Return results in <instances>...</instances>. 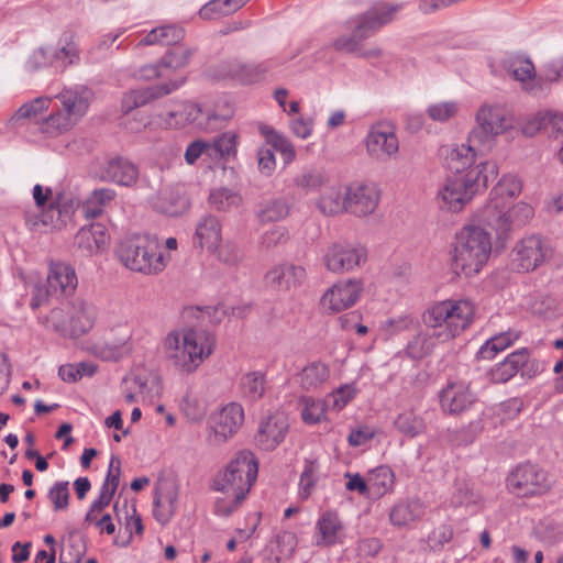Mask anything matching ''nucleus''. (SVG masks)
Wrapping results in <instances>:
<instances>
[{
    "mask_svg": "<svg viewBox=\"0 0 563 563\" xmlns=\"http://www.w3.org/2000/svg\"><path fill=\"white\" fill-rule=\"evenodd\" d=\"M178 505V488L174 483H163L156 488L153 516L161 525L168 523Z\"/></svg>",
    "mask_w": 563,
    "mask_h": 563,
    "instance_id": "28",
    "label": "nucleus"
},
{
    "mask_svg": "<svg viewBox=\"0 0 563 563\" xmlns=\"http://www.w3.org/2000/svg\"><path fill=\"white\" fill-rule=\"evenodd\" d=\"M490 253V234L478 225H465L455 234L452 269L457 275L473 277L482 272Z\"/></svg>",
    "mask_w": 563,
    "mask_h": 563,
    "instance_id": "5",
    "label": "nucleus"
},
{
    "mask_svg": "<svg viewBox=\"0 0 563 563\" xmlns=\"http://www.w3.org/2000/svg\"><path fill=\"white\" fill-rule=\"evenodd\" d=\"M365 147L369 157L386 162L397 156L399 140L396 126L390 121H378L371 125L365 137Z\"/></svg>",
    "mask_w": 563,
    "mask_h": 563,
    "instance_id": "13",
    "label": "nucleus"
},
{
    "mask_svg": "<svg viewBox=\"0 0 563 563\" xmlns=\"http://www.w3.org/2000/svg\"><path fill=\"white\" fill-rule=\"evenodd\" d=\"M380 198L377 186L373 183L354 181L345 187V211L356 217L372 214Z\"/></svg>",
    "mask_w": 563,
    "mask_h": 563,
    "instance_id": "16",
    "label": "nucleus"
},
{
    "mask_svg": "<svg viewBox=\"0 0 563 563\" xmlns=\"http://www.w3.org/2000/svg\"><path fill=\"white\" fill-rule=\"evenodd\" d=\"M272 66L271 60L256 64L232 60L224 65L223 76L244 85L254 84L263 80Z\"/></svg>",
    "mask_w": 563,
    "mask_h": 563,
    "instance_id": "27",
    "label": "nucleus"
},
{
    "mask_svg": "<svg viewBox=\"0 0 563 563\" xmlns=\"http://www.w3.org/2000/svg\"><path fill=\"white\" fill-rule=\"evenodd\" d=\"M70 336H80L89 332L96 322L97 312L92 305L76 299L69 303Z\"/></svg>",
    "mask_w": 563,
    "mask_h": 563,
    "instance_id": "32",
    "label": "nucleus"
},
{
    "mask_svg": "<svg viewBox=\"0 0 563 563\" xmlns=\"http://www.w3.org/2000/svg\"><path fill=\"white\" fill-rule=\"evenodd\" d=\"M475 122L468 142L486 143L511 130L514 117L503 104L483 103L476 111Z\"/></svg>",
    "mask_w": 563,
    "mask_h": 563,
    "instance_id": "9",
    "label": "nucleus"
},
{
    "mask_svg": "<svg viewBox=\"0 0 563 563\" xmlns=\"http://www.w3.org/2000/svg\"><path fill=\"white\" fill-rule=\"evenodd\" d=\"M240 391L249 400H258L265 390V376L261 372L244 374L240 379Z\"/></svg>",
    "mask_w": 563,
    "mask_h": 563,
    "instance_id": "51",
    "label": "nucleus"
},
{
    "mask_svg": "<svg viewBox=\"0 0 563 563\" xmlns=\"http://www.w3.org/2000/svg\"><path fill=\"white\" fill-rule=\"evenodd\" d=\"M363 292V283L360 279H345L333 284L320 299L323 310L338 313L353 307Z\"/></svg>",
    "mask_w": 563,
    "mask_h": 563,
    "instance_id": "15",
    "label": "nucleus"
},
{
    "mask_svg": "<svg viewBox=\"0 0 563 563\" xmlns=\"http://www.w3.org/2000/svg\"><path fill=\"white\" fill-rule=\"evenodd\" d=\"M288 418L284 412L276 411L261 421L255 435L256 445L264 451H273L285 439L288 432Z\"/></svg>",
    "mask_w": 563,
    "mask_h": 563,
    "instance_id": "23",
    "label": "nucleus"
},
{
    "mask_svg": "<svg viewBox=\"0 0 563 563\" xmlns=\"http://www.w3.org/2000/svg\"><path fill=\"white\" fill-rule=\"evenodd\" d=\"M529 353L520 349L509 354L503 362L496 364L489 371L490 380L494 383H506L511 379L519 369L528 362Z\"/></svg>",
    "mask_w": 563,
    "mask_h": 563,
    "instance_id": "34",
    "label": "nucleus"
},
{
    "mask_svg": "<svg viewBox=\"0 0 563 563\" xmlns=\"http://www.w3.org/2000/svg\"><path fill=\"white\" fill-rule=\"evenodd\" d=\"M76 123L63 110H58L40 122V130L46 135L57 136L70 130Z\"/></svg>",
    "mask_w": 563,
    "mask_h": 563,
    "instance_id": "48",
    "label": "nucleus"
},
{
    "mask_svg": "<svg viewBox=\"0 0 563 563\" xmlns=\"http://www.w3.org/2000/svg\"><path fill=\"white\" fill-rule=\"evenodd\" d=\"M202 114V109L192 102L181 101L175 104L164 117L168 128H183L189 123L197 122Z\"/></svg>",
    "mask_w": 563,
    "mask_h": 563,
    "instance_id": "37",
    "label": "nucleus"
},
{
    "mask_svg": "<svg viewBox=\"0 0 563 563\" xmlns=\"http://www.w3.org/2000/svg\"><path fill=\"white\" fill-rule=\"evenodd\" d=\"M289 213V206L283 199H273L263 205L258 212L262 222H275L285 219Z\"/></svg>",
    "mask_w": 563,
    "mask_h": 563,
    "instance_id": "57",
    "label": "nucleus"
},
{
    "mask_svg": "<svg viewBox=\"0 0 563 563\" xmlns=\"http://www.w3.org/2000/svg\"><path fill=\"white\" fill-rule=\"evenodd\" d=\"M139 177L134 164L124 158H113L106 163L101 178L121 186H132Z\"/></svg>",
    "mask_w": 563,
    "mask_h": 563,
    "instance_id": "33",
    "label": "nucleus"
},
{
    "mask_svg": "<svg viewBox=\"0 0 563 563\" xmlns=\"http://www.w3.org/2000/svg\"><path fill=\"white\" fill-rule=\"evenodd\" d=\"M548 252L540 238L527 236L519 241L511 252V268L520 273L534 271L544 262Z\"/></svg>",
    "mask_w": 563,
    "mask_h": 563,
    "instance_id": "18",
    "label": "nucleus"
},
{
    "mask_svg": "<svg viewBox=\"0 0 563 563\" xmlns=\"http://www.w3.org/2000/svg\"><path fill=\"white\" fill-rule=\"evenodd\" d=\"M258 474V461L249 450L236 452L218 472L212 488L220 493H239L249 496Z\"/></svg>",
    "mask_w": 563,
    "mask_h": 563,
    "instance_id": "7",
    "label": "nucleus"
},
{
    "mask_svg": "<svg viewBox=\"0 0 563 563\" xmlns=\"http://www.w3.org/2000/svg\"><path fill=\"white\" fill-rule=\"evenodd\" d=\"M52 99V97H37L25 102L16 110L13 120L27 119L40 122V115L49 108Z\"/></svg>",
    "mask_w": 563,
    "mask_h": 563,
    "instance_id": "54",
    "label": "nucleus"
},
{
    "mask_svg": "<svg viewBox=\"0 0 563 563\" xmlns=\"http://www.w3.org/2000/svg\"><path fill=\"white\" fill-rule=\"evenodd\" d=\"M51 67L64 70L68 65L77 63L79 51L75 43H66L58 47L49 46Z\"/></svg>",
    "mask_w": 563,
    "mask_h": 563,
    "instance_id": "49",
    "label": "nucleus"
},
{
    "mask_svg": "<svg viewBox=\"0 0 563 563\" xmlns=\"http://www.w3.org/2000/svg\"><path fill=\"white\" fill-rule=\"evenodd\" d=\"M440 155L445 166L455 175H463L472 169L476 161V152L470 143L444 145L440 150Z\"/></svg>",
    "mask_w": 563,
    "mask_h": 563,
    "instance_id": "26",
    "label": "nucleus"
},
{
    "mask_svg": "<svg viewBox=\"0 0 563 563\" xmlns=\"http://www.w3.org/2000/svg\"><path fill=\"white\" fill-rule=\"evenodd\" d=\"M242 198L239 194L227 188H219L211 191L209 196L210 205L217 210H230L240 206Z\"/></svg>",
    "mask_w": 563,
    "mask_h": 563,
    "instance_id": "56",
    "label": "nucleus"
},
{
    "mask_svg": "<svg viewBox=\"0 0 563 563\" xmlns=\"http://www.w3.org/2000/svg\"><path fill=\"white\" fill-rule=\"evenodd\" d=\"M185 36L183 27L174 24L162 25L145 34L137 46L166 45L176 46Z\"/></svg>",
    "mask_w": 563,
    "mask_h": 563,
    "instance_id": "35",
    "label": "nucleus"
},
{
    "mask_svg": "<svg viewBox=\"0 0 563 563\" xmlns=\"http://www.w3.org/2000/svg\"><path fill=\"white\" fill-rule=\"evenodd\" d=\"M394 427L407 438H416L426 431L424 420L415 410L406 409L398 413Z\"/></svg>",
    "mask_w": 563,
    "mask_h": 563,
    "instance_id": "44",
    "label": "nucleus"
},
{
    "mask_svg": "<svg viewBox=\"0 0 563 563\" xmlns=\"http://www.w3.org/2000/svg\"><path fill=\"white\" fill-rule=\"evenodd\" d=\"M344 541V525L339 514L330 509L322 511L314 523L313 545L320 549H330L342 545Z\"/></svg>",
    "mask_w": 563,
    "mask_h": 563,
    "instance_id": "19",
    "label": "nucleus"
},
{
    "mask_svg": "<svg viewBox=\"0 0 563 563\" xmlns=\"http://www.w3.org/2000/svg\"><path fill=\"white\" fill-rule=\"evenodd\" d=\"M250 0H210L200 10L203 20H217L236 12Z\"/></svg>",
    "mask_w": 563,
    "mask_h": 563,
    "instance_id": "42",
    "label": "nucleus"
},
{
    "mask_svg": "<svg viewBox=\"0 0 563 563\" xmlns=\"http://www.w3.org/2000/svg\"><path fill=\"white\" fill-rule=\"evenodd\" d=\"M404 3L387 0H375L363 12L351 16L343 33L331 42V47L342 54L371 59L382 56L377 46L367 47L365 41L377 34L383 27L393 23L402 11Z\"/></svg>",
    "mask_w": 563,
    "mask_h": 563,
    "instance_id": "2",
    "label": "nucleus"
},
{
    "mask_svg": "<svg viewBox=\"0 0 563 563\" xmlns=\"http://www.w3.org/2000/svg\"><path fill=\"white\" fill-rule=\"evenodd\" d=\"M345 187L340 184L325 187L318 200L320 211L329 216L345 211Z\"/></svg>",
    "mask_w": 563,
    "mask_h": 563,
    "instance_id": "39",
    "label": "nucleus"
},
{
    "mask_svg": "<svg viewBox=\"0 0 563 563\" xmlns=\"http://www.w3.org/2000/svg\"><path fill=\"white\" fill-rule=\"evenodd\" d=\"M319 478V466L316 462L309 461L305 465L299 481V496L307 499L312 494Z\"/></svg>",
    "mask_w": 563,
    "mask_h": 563,
    "instance_id": "59",
    "label": "nucleus"
},
{
    "mask_svg": "<svg viewBox=\"0 0 563 563\" xmlns=\"http://www.w3.org/2000/svg\"><path fill=\"white\" fill-rule=\"evenodd\" d=\"M212 333L202 329L178 328L166 333L161 342V354L168 367L180 375H192L214 352Z\"/></svg>",
    "mask_w": 563,
    "mask_h": 563,
    "instance_id": "3",
    "label": "nucleus"
},
{
    "mask_svg": "<svg viewBox=\"0 0 563 563\" xmlns=\"http://www.w3.org/2000/svg\"><path fill=\"white\" fill-rule=\"evenodd\" d=\"M194 55V51L190 47L178 45L169 48L165 55L161 58L162 65L167 73H176L187 67Z\"/></svg>",
    "mask_w": 563,
    "mask_h": 563,
    "instance_id": "46",
    "label": "nucleus"
},
{
    "mask_svg": "<svg viewBox=\"0 0 563 563\" xmlns=\"http://www.w3.org/2000/svg\"><path fill=\"white\" fill-rule=\"evenodd\" d=\"M475 402V395L464 382L449 383L440 393V405L444 412L459 415Z\"/></svg>",
    "mask_w": 563,
    "mask_h": 563,
    "instance_id": "25",
    "label": "nucleus"
},
{
    "mask_svg": "<svg viewBox=\"0 0 563 563\" xmlns=\"http://www.w3.org/2000/svg\"><path fill=\"white\" fill-rule=\"evenodd\" d=\"M498 174L494 162L484 161L463 175L448 177L437 192V205L440 210L460 213L482 191L487 188L489 179Z\"/></svg>",
    "mask_w": 563,
    "mask_h": 563,
    "instance_id": "4",
    "label": "nucleus"
},
{
    "mask_svg": "<svg viewBox=\"0 0 563 563\" xmlns=\"http://www.w3.org/2000/svg\"><path fill=\"white\" fill-rule=\"evenodd\" d=\"M300 407L301 419L307 424L319 423L325 417V405L321 400L312 397H302L300 399Z\"/></svg>",
    "mask_w": 563,
    "mask_h": 563,
    "instance_id": "55",
    "label": "nucleus"
},
{
    "mask_svg": "<svg viewBox=\"0 0 563 563\" xmlns=\"http://www.w3.org/2000/svg\"><path fill=\"white\" fill-rule=\"evenodd\" d=\"M367 249L354 242H334L324 252L325 268L335 274L354 272L367 261Z\"/></svg>",
    "mask_w": 563,
    "mask_h": 563,
    "instance_id": "11",
    "label": "nucleus"
},
{
    "mask_svg": "<svg viewBox=\"0 0 563 563\" xmlns=\"http://www.w3.org/2000/svg\"><path fill=\"white\" fill-rule=\"evenodd\" d=\"M90 97V90L84 86L64 88L55 96L60 101L63 111L76 122L86 114Z\"/></svg>",
    "mask_w": 563,
    "mask_h": 563,
    "instance_id": "29",
    "label": "nucleus"
},
{
    "mask_svg": "<svg viewBox=\"0 0 563 563\" xmlns=\"http://www.w3.org/2000/svg\"><path fill=\"white\" fill-rule=\"evenodd\" d=\"M212 151L209 141L196 140L188 144L185 151V162L188 165L196 164L199 159L212 161Z\"/></svg>",
    "mask_w": 563,
    "mask_h": 563,
    "instance_id": "61",
    "label": "nucleus"
},
{
    "mask_svg": "<svg viewBox=\"0 0 563 563\" xmlns=\"http://www.w3.org/2000/svg\"><path fill=\"white\" fill-rule=\"evenodd\" d=\"M74 212L73 200L60 196L51 200L48 207L40 214L26 211L25 223L33 231H41L44 228L62 229L71 220Z\"/></svg>",
    "mask_w": 563,
    "mask_h": 563,
    "instance_id": "14",
    "label": "nucleus"
},
{
    "mask_svg": "<svg viewBox=\"0 0 563 563\" xmlns=\"http://www.w3.org/2000/svg\"><path fill=\"white\" fill-rule=\"evenodd\" d=\"M523 133L534 135L545 130L550 136L558 139L563 136V114L553 111H539L531 115L523 125Z\"/></svg>",
    "mask_w": 563,
    "mask_h": 563,
    "instance_id": "30",
    "label": "nucleus"
},
{
    "mask_svg": "<svg viewBox=\"0 0 563 563\" xmlns=\"http://www.w3.org/2000/svg\"><path fill=\"white\" fill-rule=\"evenodd\" d=\"M117 255L125 268L144 275L162 273L170 261L169 255L159 251L158 239L147 234L133 235L121 241Z\"/></svg>",
    "mask_w": 563,
    "mask_h": 563,
    "instance_id": "6",
    "label": "nucleus"
},
{
    "mask_svg": "<svg viewBox=\"0 0 563 563\" xmlns=\"http://www.w3.org/2000/svg\"><path fill=\"white\" fill-rule=\"evenodd\" d=\"M114 197L115 192L112 189L101 188L92 191L82 206L85 217L91 219L99 217Z\"/></svg>",
    "mask_w": 563,
    "mask_h": 563,
    "instance_id": "47",
    "label": "nucleus"
},
{
    "mask_svg": "<svg viewBox=\"0 0 563 563\" xmlns=\"http://www.w3.org/2000/svg\"><path fill=\"white\" fill-rule=\"evenodd\" d=\"M223 496L218 497L213 504V514L218 517L228 518L236 512L247 498L239 493H222Z\"/></svg>",
    "mask_w": 563,
    "mask_h": 563,
    "instance_id": "53",
    "label": "nucleus"
},
{
    "mask_svg": "<svg viewBox=\"0 0 563 563\" xmlns=\"http://www.w3.org/2000/svg\"><path fill=\"white\" fill-rule=\"evenodd\" d=\"M327 176L320 170H306L295 178V184L307 190L314 191L327 183Z\"/></svg>",
    "mask_w": 563,
    "mask_h": 563,
    "instance_id": "63",
    "label": "nucleus"
},
{
    "mask_svg": "<svg viewBox=\"0 0 563 563\" xmlns=\"http://www.w3.org/2000/svg\"><path fill=\"white\" fill-rule=\"evenodd\" d=\"M521 192L520 180L512 175L503 176L495 187L490 190L489 196L495 199L507 201L508 206H512L511 201Z\"/></svg>",
    "mask_w": 563,
    "mask_h": 563,
    "instance_id": "52",
    "label": "nucleus"
},
{
    "mask_svg": "<svg viewBox=\"0 0 563 563\" xmlns=\"http://www.w3.org/2000/svg\"><path fill=\"white\" fill-rule=\"evenodd\" d=\"M185 77L178 76L163 84L142 89L130 90L124 93L122 98V110L128 113L133 109L145 106L153 100L168 96L172 92L178 90L185 84Z\"/></svg>",
    "mask_w": 563,
    "mask_h": 563,
    "instance_id": "22",
    "label": "nucleus"
},
{
    "mask_svg": "<svg viewBox=\"0 0 563 563\" xmlns=\"http://www.w3.org/2000/svg\"><path fill=\"white\" fill-rule=\"evenodd\" d=\"M552 486L549 474L532 463L519 464L507 477L508 490L518 497L540 496Z\"/></svg>",
    "mask_w": 563,
    "mask_h": 563,
    "instance_id": "10",
    "label": "nucleus"
},
{
    "mask_svg": "<svg viewBox=\"0 0 563 563\" xmlns=\"http://www.w3.org/2000/svg\"><path fill=\"white\" fill-rule=\"evenodd\" d=\"M244 422V408L241 404L232 401L209 417V441L220 445L233 438Z\"/></svg>",
    "mask_w": 563,
    "mask_h": 563,
    "instance_id": "12",
    "label": "nucleus"
},
{
    "mask_svg": "<svg viewBox=\"0 0 563 563\" xmlns=\"http://www.w3.org/2000/svg\"><path fill=\"white\" fill-rule=\"evenodd\" d=\"M501 67L508 76L520 82L522 89L531 95L542 92V85L533 63L527 56L511 54L501 60Z\"/></svg>",
    "mask_w": 563,
    "mask_h": 563,
    "instance_id": "20",
    "label": "nucleus"
},
{
    "mask_svg": "<svg viewBox=\"0 0 563 563\" xmlns=\"http://www.w3.org/2000/svg\"><path fill=\"white\" fill-rule=\"evenodd\" d=\"M532 216L533 209L526 202L508 206L507 201L489 196L488 202L476 212L475 218L479 223L492 228L501 236L512 229L528 223Z\"/></svg>",
    "mask_w": 563,
    "mask_h": 563,
    "instance_id": "8",
    "label": "nucleus"
},
{
    "mask_svg": "<svg viewBox=\"0 0 563 563\" xmlns=\"http://www.w3.org/2000/svg\"><path fill=\"white\" fill-rule=\"evenodd\" d=\"M214 254L220 262L228 265H238L243 260L242 250L232 242L220 243Z\"/></svg>",
    "mask_w": 563,
    "mask_h": 563,
    "instance_id": "64",
    "label": "nucleus"
},
{
    "mask_svg": "<svg viewBox=\"0 0 563 563\" xmlns=\"http://www.w3.org/2000/svg\"><path fill=\"white\" fill-rule=\"evenodd\" d=\"M305 266L292 262H282L273 265L265 274L267 287L277 292H290L303 285L307 279Z\"/></svg>",
    "mask_w": 563,
    "mask_h": 563,
    "instance_id": "17",
    "label": "nucleus"
},
{
    "mask_svg": "<svg viewBox=\"0 0 563 563\" xmlns=\"http://www.w3.org/2000/svg\"><path fill=\"white\" fill-rule=\"evenodd\" d=\"M180 409L191 422H201L207 415L206 404L196 397L186 396L180 404Z\"/></svg>",
    "mask_w": 563,
    "mask_h": 563,
    "instance_id": "62",
    "label": "nucleus"
},
{
    "mask_svg": "<svg viewBox=\"0 0 563 563\" xmlns=\"http://www.w3.org/2000/svg\"><path fill=\"white\" fill-rule=\"evenodd\" d=\"M460 108L457 101H441L430 104L427 112L431 120L446 122L457 115Z\"/></svg>",
    "mask_w": 563,
    "mask_h": 563,
    "instance_id": "58",
    "label": "nucleus"
},
{
    "mask_svg": "<svg viewBox=\"0 0 563 563\" xmlns=\"http://www.w3.org/2000/svg\"><path fill=\"white\" fill-rule=\"evenodd\" d=\"M239 134L234 131H227L218 135L210 142L212 151V161H218L227 156L235 155L239 143Z\"/></svg>",
    "mask_w": 563,
    "mask_h": 563,
    "instance_id": "50",
    "label": "nucleus"
},
{
    "mask_svg": "<svg viewBox=\"0 0 563 563\" xmlns=\"http://www.w3.org/2000/svg\"><path fill=\"white\" fill-rule=\"evenodd\" d=\"M109 239L103 224L92 223L78 230L74 238V247L84 256H92L107 249Z\"/></svg>",
    "mask_w": 563,
    "mask_h": 563,
    "instance_id": "24",
    "label": "nucleus"
},
{
    "mask_svg": "<svg viewBox=\"0 0 563 563\" xmlns=\"http://www.w3.org/2000/svg\"><path fill=\"white\" fill-rule=\"evenodd\" d=\"M475 306L463 298H449L430 303L422 312L426 333H418L407 345L411 358L429 355L440 343H448L460 336L472 323Z\"/></svg>",
    "mask_w": 563,
    "mask_h": 563,
    "instance_id": "1",
    "label": "nucleus"
},
{
    "mask_svg": "<svg viewBox=\"0 0 563 563\" xmlns=\"http://www.w3.org/2000/svg\"><path fill=\"white\" fill-rule=\"evenodd\" d=\"M358 389L355 383L344 384L333 390L328 396L333 410L341 411L354 397L357 395Z\"/></svg>",
    "mask_w": 563,
    "mask_h": 563,
    "instance_id": "60",
    "label": "nucleus"
},
{
    "mask_svg": "<svg viewBox=\"0 0 563 563\" xmlns=\"http://www.w3.org/2000/svg\"><path fill=\"white\" fill-rule=\"evenodd\" d=\"M371 496L382 497L393 490L395 475L393 471L385 465H380L367 474Z\"/></svg>",
    "mask_w": 563,
    "mask_h": 563,
    "instance_id": "43",
    "label": "nucleus"
},
{
    "mask_svg": "<svg viewBox=\"0 0 563 563\" xmlns=\"http://www.w3.org/2000/svg\"><path fill=\"white\" fill-rule=\"evenodd\" d=\"M258 131L264 136L267 144L279 152L284 163L290 164L296 159V151L292 143L273 126L260 123Z\"/></svg>",
    "mask_w": 563,
    "mask_h": 563,
    "instance_id": "38",
    "label": "nucleus"
},
{
    "mask_svg": "<svg viewBox=\"0 0 563 563\" xmlns=\"http://www.w3.org/2000/svg\"><path fill=\"white\" fill-rule=\"evenodd\" d=\"M519 339V332L508 330L487 340L478 350L477 357L482 360H492L499 352H503Z\"/></svg>",
    "mask_w": 563,
    "mask_h": 563,
    "instance_id": "41",
    "label": "nucleus"
},
{
    "mask_svg": "<svg viewBox=\"0 0 563 563\" xmlns=\"http://www.w3.org/2000/svg\"><path fill=\"white\" fill-rule=\"evenodd\" d=\"M69 303L53 308L48 314L40 318V323L47 330L60 335L70 336Z\"/></svg>",
    "mask_w": 563,
    "mask_h": 563,
    "instance_id": "45",
    "label": "nucleus"
},
{
    "mask_svg": "<svg viewBox=\"0 0 563 563\" xmlns=\"http://www.w3.org/2000/svg\"><path fill=\"white\" fill-rule=\"evenodd\" d=\"M222 225L220 220L214 216H206L201 218L197 225L194 236L195 244L209 253H216L218 245L222 241Z\"/></svg>",
    "mask_w": 563,
    "mask_h": 563,
    "instance_id": "31",
    "label": "nucleus"
},
{
    "mask_svg": "<svg viewBox=\"0 0 563 563\" xmlns=\"http://www.w3.org/2000/svg\"><path fill=\"white\" fill-rule=\"evenodd\" d=\"M46 284L52 297L66 298L75 294L78 287V276L69 263L52 261L48 264Z\"/></svg>",
    "mask_w": 563,
    "mask_h": 563,
    "instance_id": "21",
    "label": "nucleus"
},
{
    "mask_svg": "<svg viewBox=\"0 0 563 563\" xmlns=\"http://www.w3.org/2000/svg\"><path fill=\"white\" fill-rule=\"evenodd\" d=\"M298 377L302 388L316 389L329 379L330 367L324 362L313 361L301 369Z\"/></svg>",
    "mask_w": 563,
    "mask_h": 563,
    "instance_id": "40",
    "label": "nucleus"
},
{
    "mask_svg": "<svg viewBox=\"0 0 563 563\" xmlns=\"http://www.w3.org/2000/svg\"><path fill=\"white\" fill-rule=\"evenodd\" d=\"M423 515V503L418 499H410L396 504L389 512V520L393 526L405 527L419 520Z\"/></svg>",
    "mask_w": 563,
    "mask_h": 563,
    "instance_id": "36",
    "label": "nucleus"
}]
</instances>
